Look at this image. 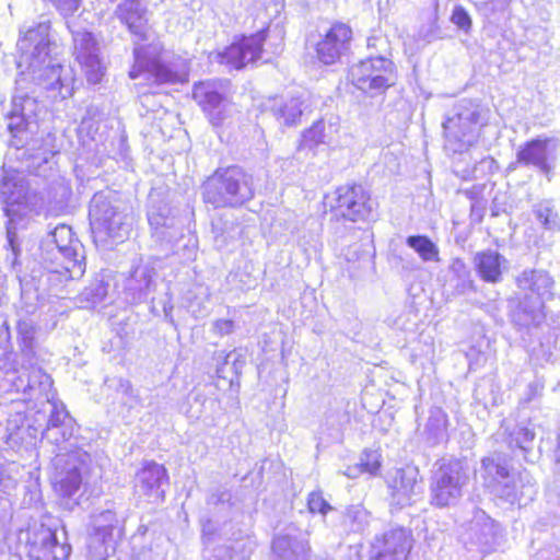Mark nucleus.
I'll use <instances>...</instances> for the list:
<instances>
[{
  "instance_id": "18",
  "label": "nucleus",
  "mask_w": 560,
  "mask_h": 560,
  "mask_svg": "<svg viewBox=\"0 0 560 560\" xmlns=\"http://www.w3.org/2000/svg\"><path fill=\"white\" fill-rule=\"evenodd\" d=\"M557 143L549 138H537L527 141L516 153V162L525 166H534L550 179L555 166Z\"/></svg>"
},
{
  "instance_id": "58",
  "label": "nucleus",
  "mask_w": 560,
  "mask_h": 560,
  "mask_svg": "<svg viewBox=\"0 0 560 560\" xmlns=\"http://www.w3.org/2000/svg\"><path fill=\"white\" fill-rule=\"evenodd\" d=\"M483 360H485V359H483V355L479 354V355H478V359H477V360H476V362H475V364H477V365H478V364L480 363V361H483ZM472 365H474V363H472V362H470V363H469L470 369H472Z\"/></svg>"
},
{
  "instance_id": "30",
  "label": "nucleus",
  "mask_w": 560,
  "mask_h": 560,
  "mask_svg": "<svg viewBox=\"0 0 560 560\" xmlns=\"http://www.w3.org/2000/svg\"><path fill=\"white\" fill-rule=\"evenodd\" d=\"M93 534L91 536V547L106 545L112 539V532L117 523L116 514L112 510H104L93 516Z\"/></svg>"
},
{
  "instance_id": "12",
  "label": "nucleus",
  "mask_w": 560,
  "mask_h": 560,
  "mask_svg": "<svg viewBox=\"0 0 560 560\" xmlns=\"http://www.w3.org/2000/svg\"><path fill=\"white\" fill-rule=\"evenodd\" d=\"M349 80L361 92L376 96L395 84V66L387 58L370 57L350 68Z\"/></svg>"
},
{
  "instance_id": "57",
  "label": "nucleus",
  "mask_w": 560,
  "mask_h": 560,
  "mask_svg": "<svg viewBox=\"0 0 560 560\" xmlns=\"http://www.w3.org/2000/svg\"><path fill=\"white\" fill-rule=\"evenodd\" d=\"M481 165L492 166L494 164V160L491 158H485L480 162Z\"/></svg>"
},
{
  "instance_id": "21",
  "label": "nucleus",
  "mask_w": 560,
  "mask_h": 560,
  "mask_svg": "<svg viewBox=\"0 0 560 560\" xmlns=\"http://www.w3.org/2000/svg\"><path fill=\"white\" fill-rule=\"evenodd\" d=\"M192 96L208 114L213 126H220L223 122L230 104L219 91L217 83L207 81L195 84Z\"/></svg>"
},
{
  "instance_id": "36",
  "label": "nucleus",
  "mask_w": 560,
  "mask_h": 560,
  "mask_svg": "<svg viewBox=\"0 0 560 560\" xmlns=\"http://www.w3.org/2000/svg\"><path fill=\"white\" fill-rule=\"evenodd\" d=\"M406 244L412 248L423 261H439V247L425 235H410Z\"/></svg>"
},
{
  "instance_id": "54",
  "label": "nucleus",
  "mask_w": 560,
  "mask_h": 560,
  "mask_svg": "<svg viewBox=\"0 0 560 560\" xmlns=\"http://www.w3.org/2000/svg\"><path fill=\"white\" fill-rule=\"evenodd\" d=\"M50 32V23L49 21H43L37 25V28L34 31V35H49ZM30 33H33L31 30Z\"/></svg>"
},
{
  "instance_id": "37",
  "label": "nucleus",
  "mask_w": 560,
  "mask_h": 560,
  "mask_svg": "<svg viewBox=\"0 0 560 560\" xmlns=\"http://www.w3.org/2000/svg\"><path fill=\"white\" fill-rule=\"evenodd\" d=\"M370 523V513L361 505L349 506L342 518L343 526L350 532L361 533Z\"/></svg>"
},
{
  "instance_id": "5",
  "label": "nucleus",
  "mask_w": 560,
  "mask_h": 560,
  "mask_svg": "<svg viewBox=\"0 0 560 560\" xmlns=\"http://www.w3.org/2000/svg\"><path fill=\"white\" fill-rule=\"evenodd\" d=\"M135 63L129 71L131 79L147 72L159 84L183 82L186 79V65L164 50L154 37H140L133 48Z\"/></svg>"
},
{
  "instance_id": "6",
  "label": "nucleus",
  "mask_w": 560,
  "mask_h": 560,
  "mask_svg": "<svg viewBox=\"0 0 560 560\" xmlns=\"http://www.w3.org/2000/svg\"><path fill=\"white\" fill-rule=\"evenodd\" d=\"M252 175L238 166L218 168L202 185V198L214 208H236L254 198Z\"/></svg>"
},
{
  "instance_id": "14",
  "label": "nucleus",
  "mask_w": 560,
  "mask_h": 560,
  "mask_svg": "<svg viewBox=\"0 0 560 560\" xmlns=\"http://www.w3.org/2000/svg\"><path fill=\"white\" fill-rule=\"evenodd\" d=\"M412 548V535L404 527H394L375 536L371 544V560H407Z\"/></svg>"
},
{
  "instance_id": "7",
  "label": "nucleus",
  "mask_w": 560,
  "mask_h": 560,
  "mask_svg": "<svg viewBox=\"0 0 560 560\" xmlns=\"http://www.w3.org/2000/svg\"><path fill=\"white\" fill-rule=\"evenodd\" d=\"M522 296L512 313L520 326H537L545 318V302L552 296L553 280L545 270H524L516 278Z\"/></svg>"
},
{
  "instance_id": "48",
  "label": "nucleus",
  "mask_w": 560,
  "mask_h": 560,
  "mask_svg": "<svg viewBox=\"0 0 560 560\" xmlns=\"http://www.w3.org/2000/svg\"><path fill=\"white\" fill-rule=\"evenodd\" d=\"M16 479L12 478L5 469H0V490L7 491L16 486Z\"/></svg>"
},
{
  "instance_id": "15",
  "label": "nucleus",
  "mask_w": 560,
  "mask_h": 560,
  "mask_svg": "<svg viewBox=\"0 0 560 560\" xmlns=\"http://www.w3.org/2000/svg\"><path fill=\"white\" fill-rule=\"evenodd\" d=\"M336 195L335 210L343 219L357 222L373 217V202L361 185L341 186L337 189Z\"/></svg>"
},
{
  "instance_id": "55",
  "label": "nucleus",
  "mask_w": 560,
  "mask_h": 560,
  "mask_svg": "<svg viewBox=\"0 0 560 560\" xmlns=\"http://www.w3.org/2000/svg\"><path fill=\"white\" fill-rule=\"evenodd\" d=\"M528 388L533 395L540 394L544 389V382L541 380H535L528 385Z\"/></svg>"
},
{
  "instance_id": "46",
  "label": "nucleus",
  "mask_w": 560,
  "mask_h": 560,
  "mask_svg": "<svg viewBox=\"0 0 560 560\" xmlns=\"http://www.w3.org/2000/svg\"><path fill=\"white\" fill-rule=\"evenodd\" d=\"M117 390L128 397L126 402L130 406H133V404L138 401L137 396L133 395V389L129 381L119 378Z\"/></svg>"
},
{
  "instance_id": "34",
  "label": "nucleus",
  "mask_w": 560,
  "mask_h": 560,
  "mask_svg": "<svg viewBox=\"0 0 560 560\" xmlns=\"http://www.w3.org/2000/svg\"><path fill=\"white\" fill-rule=\"evenodd\" d=\"M450 272L452 275L451 282H454V289L458 294L475 290L470 270L462 259L454 258L452 260Z\"/></svg>"
},
{
  "instance_id": "10",
  "label": "nucleus",
  "mask_w": 560,
  "mask_h": 560,
  "mask_svg": "<svg viewBox=\"0 0 560 560\" xmlns=\"http://www.w3.org/2000/svg\"><path fill=\"white\" fill-rule=\"evenodd\" d=\"M469 481V468L463 460L442 459L432 472L430 501L438 508L454 505Z\"/></svg>"
},
{
  "instance_id": "26",
  "label": "nucleus",
  "mask_w": 560,
  "mask_h": 560,
  "mask_svg": "<svg viewBox=\"0 0 560 560\" xmlns=\"http://www.w3.org/2000/svg\"><path fill=\"white\" fill-rule=\"evenodd\" d=\"M275 553L281 560H308L310 546L307 540L288 535L277 536L272 542Z\"/></svg>"
},
{
  "instance_id": "13",
  "label": "nucleus",
  "mask_w": 560,
  "mask_h": 560,
  "mask_svg": "<svg viewBox=\"0 0 560 560\" xmlns=\"http://www.w3.org/2000/svg\"><path fill=\"white\" fill-rule=\"evenodd\" d=\"M479 106L464 101L458 112L443 122L446 144L454 152H462L471 147L479 136Z\"/></svg>"
},
{
  "instance_id": "40",
  "label": "nucleus",
  "mask_w": 560,
  "mask_h": 560,
  "mask_svg": "<svg viewBox=\"0 0 560 560\" xmlns=\"http://www.w3.org/2000/svg\"><path fill=\"white\" fill-rule=\"evenodd\" d=\"M535 439V432L527 425L518 424L511 433V445L520 448L521 451L528 452L532 448Z\"/></svg>"
},
{
  "instance_id": "49",
  "label": "nucleus",
  "mask_w": 560,
  "mask_h": 560,
  "mask_svg": "<svg viewBox=\"0 0 560 560\" xmlns=\"http://www.w3.org/2000/svg\"><path fill=\"white\" fill-rule=\"evenodd\" d=\"M352 31L348 24L336 22L327 31L325 35H349Z\"/></svg>"
},
{
  "instance_id": "20",
  "label": "nucleus",
  "mask_w": 560,
  "mask_h": 560,
  "mask_svg": "<svg viewBox=\"0 0 560 560\" xmlns=\"http://www.w3.org/2000/svg\"><path fill=\"white\" fill-rule=\"evenodd\" d=\"M418 469L406 467L396 469L387 479L389 502L392 506L402 509L413 503L417 495Z\"/></svg>"
},
{
  "instance_id": "11",
  "label": "nucleus",
  "mask_w": 560,
  "mask_h": 560,
  "mask_svg": "<svg viewBox=\"0 0 560 560\" xmlns=\"http://www.w3.org/2000/svg\"><path fill=\"white\" fill-rule=\"evenodd\" d=\"M0 197L5 205L4 211L10 218L7 226V241L12 252L16 255L19 245L16 243V230L13 226L15 218L25 215L33 210V202L25 178L19 174H7L0 184Z\"/></svg>"
},
{
  "instance_id": "41",
  "label": "nucleus",
  "mask_w": 560,
  "mask_h": 560,
  "mask_svg": "<svg viewBox=\"0 0 560 560\" xmlns=\"http://www.w3.org/2000/svg\"><path fill=\"white\" fill-rule=\"evenodd\" d=\"M20 308L25 314H34L40 306V299L36 290L23 287L21 292Z\"/></svg>"
},
{
  "instance_id": "33",
  "label": "nucleus",
  "mask_w": 560,
  "mask_h": 560,
  "mask_svg": "<svg viewBox=\"0 0 560 560\" xmlns=\"http://www.w3.org/2000/svg\"><path fill=\"white\" fill-rule=\"evenodd\" d=\"M533 214L546 231H560V218L555 206L549 200H542L533 206Z\"/></svg>"
},
{
  "instance_id": "42",
  "label": "nucleus",
  "mask_w": 560,
  "mask_h": 560,
  "mask_svg": "<svg viewBox=\"0 0 560 560\" xmlns=\"http://www.w3.org/2000/svg\"><path fill=\"white\" fill-rule=\"evenodd\" d=\"M450 20L459 32H470L472 25L471 16L462 5L454 7Z\"/></svg>"
},
{
  "instance_id": "16",
  "label": "nucleus",
  "mask_w": 560,
  "mask_h": 560,
  "mask_svg": "<svg viewBox=\"0 0 560 560\" xmlns=\"http://www.w3.org/2000/svg\"><path fill=\"white\" fill-rule=\"evenodd\" d=\"M25 549L30 560H67L71 553V546L60 544L56 533L45 526L27 533Z\"/></svg>"
},
{
  "instance_id": "23",
  "label": "nucleus",
  "mask_w": 560,
  "mask_h": 560,
  "mask_svg": "<svg viewBox=\"0 0 560 560\" xmlns=\"http://www.w3.org/2000/svg\"><path fill=\"white\" fill-rule=\"evenodd\" d=\"M74 49L75 59L84 69L88 82L100 83L105 73V67L100 58L95 37L74 38Z\"/></svg>"
},
{
  "instance_id": "4",
  "label": "nucleus",
  "mask_w": 560,
  "mask_h": 560,
  "mask_svg": "<svg viewBox=\"0 0 560 560\" xmlns=\"http://www.w3.org/2000/svg\"><path fill=\"white\" fill-rule=\"evenodd\" d=\"M48 257L46 268L50 273L61 276L65 280L80 279L86 269L83 244L74 236L72 229L60 224L43 242Z\"/></svg>"
},
{
  "instance_id": "59",
  "label": "nucleus",
  "mask_w": 560,
  "mask_h": 560,
  "mask_svg": "<svg viewBox=\"0 0 560 560\" xmlns=\"http://www.w3.org/2000/svg\"><path fill=\"white\" fill-rule=\"evenodd\" d=\"M557 460L560 463V434L558 436Z\"/></svg>"
},
{
  "instance_id": "51",
  "label": "nucleus",
  "mask_w": 560,
  "mask_h": 560,
  "mask_svg": "<svg viewBox=\"0 0 560 560\" xmlns=\"http://www.w3.org/2000/svg\"><path fill=\"white\" fill-rule=\"evenodd\" d=\"M195 402L198 404V408L194 409V407L190 406V408L186 411L187 417L190 419H199L201 416V412H202L201 407L203 405V401H201L199 398L196 397Z\"/></svg>"
},
{
  "instance_id": "47",
  "label": "nucleus",
  "mask_w": 560,
  "mask_h": 560,
  "mask_svg": "<svg viewBox=\"0 0 560 560\" xmlns=\"http://www.w3.org/2000/svg\"><path fill=\"white\" fill-rule=\"evenodd\" d=\"M213 331L220 336L230 335L234 331V322L231 319H218L213 323Z\"/></svg>"
},
{
  "instance_id": "29",
  "label": "nucleus",
  "mask_w": 560,
  "mask_h": 560,
  "mask_svg": "<svg viewBox=\"0 0 560 560\" xmlns=\"http://www.w3.org/2000/svg\"><path fill=\"white\" fill-rule=\"evenodd\" d=\"M447 415L441 408H432L424 425L423 435L428 443L436 445L447 438Z\"/></svg>"
},
{
  "instance_id": "31",
  "label": "nucleus",
  "mask_w": 560,
  "mask_h": 560,
  "mask_svg": "<svg viewBox=\"0 0 560 560\" xmlns=\"http://www.w3.org/2000/svg\"><path fill=\"white\" fill-rule=\"evenodd\" d=\"M148 220L153 235L160 241L172 242L180 234L178 228L175 226V220L162 213L150 211L148 213Z\"/></svg>"
},
{
  "instance_id": "56",
  "label": "nucleus",
  "mask_w": 560,
  "mask_h": 560,
  "mask_svg": "<svg viewBox=\"0 0 560 560\" xmlns=\"http://www.w3.org/2000/svg\"><path fill=\"white\" fill-rule=\"evenodd\" d=\"M381 39H383V37H376V36L368 37L366 45H368V47L376 46L377 42Z\"/></svg>"
},
{
  "instance_id": "8",
  "label": "nucleus",
  "mask_w": 560,
  "mask_h": 560,
  "mask_svg": "<svg viewBox=\"0 0 560 560\" xmlns=\"http://www.w3.org/2000/svg\"><path fill=\"white\" fill-rule=\"evenodd\" d=\"M90 221L93 234L105 242H122L131 230V218L118 200H112L104 194H95L90 203Z\"/></svg>"
},
{
  "instance_id": "63",
  "label": "nucleus",
  "mask_w": 560,
  "mask_h": 560,
  "mask_svg": "<svg viewBox=\"0 0 560 560\" xmlns=\"http://www.w3.org/2000/svg\"><path fill=\"white\" fill-rule=\"evenodd\" d=\"M474 352H475V350L470 349V352L468 353V355H471Z\"/></svg>"
},
{
  "instance_id": "3",
  "label": "nucleus",
  "mask_w": 560,
  "mask_h": 560,
  "mask_svg": "<svg viewBox=\"0 0 560 560\" xmlns=\"http://www.w3.org/2000/svg\"><path fill=\"white\" fill-rule=\"evenodd\" d=\"M19 37L16 46L22 50L20 66L26 63L35 83L54 93V97L62 100L73 93L74 77L70 67L63 66L50 55V43L40 37Z\"/></svg>"
},
{
  "instance_id": "43",
  "label": "nucleus",
  "mask_w": 560,
  "mask_h": 560,
  "mask_svg": "<svg viewBox=\"0 0 560 560\" xmlns=\"http://www.w3.org/2000/svg\"><path fill=\"white\" fill-rule=\"evenodd\" d=\"M359 464L363 472L376 475L381 467V455L377 451H364Z\"/></svg>"
},
{
  "instance_id": "35",
  "label": "nucleus",
  "mask_w": 560,
  "mask_h": 560,
  "mask_svg": "<svg viewBox=\"0 0 560 560\" xmlns=\"http://www.w3.org/2000/svg\"><path fill=\"white\" fill-rule=\"evenodd\" d=\"M212 232L218 246L228 245L231 241H235L242 235L241 225L234 220H223L212 222Z\"/></svg>"
},
{
  "instance_id": "50",
  "label": "nucleus",
  "mask_w": 560,
  "mask_h": 560,
  "mask_svg": "<svg viewBox=\"0 0 560 560\" xmlns=\"http://www.w3.org/2000/svg\"><path fill=\"white\" fill-rule=\"evenodd\" d=\"M22 100L23 102L21 104V115L24 119H30L33 113L35 100L30 96L22 97Z\"/></svg>"
},
{
  "instance_id": "17",
  "label": "nucleus",
  "mask_w": 560,
  "mask_h": 560,
  "mask_svg": "<svg viewBox=\"0 0 560 560\" xmlns=\"http://www.w3.org/2000/svg\"><path fill=\"white\" fill-rule=\"evenodd\" d=\"M267 37H241L236 43L219 54L221 63L230 65L234 69H241L249 62L261 59L270 60L265 46Z\"/></svg>"
},
{
  "instance_id": "2",
  "label": "nucleus",
  "mask_w": 560,
  "mask_h": 560,
  "mask_svg": "<svg viewBox=\"0 0 560 560\" xmlns=\"http://www.w3.org/2000/svg\"><path fill=\"white\" fill-rule=\"evenodd\" d=\"M10 330L7 322L0 328V373H3L4 385H9L11 392L22 393L24 399L38 401L54 397L51 393L52 380L45 373L38 360H25L11 351Z\"/></svg>"
},
{
  "instance_id": "32",
  "label": "nucleus",
  "mask_w": 560,
  "mask_h": 560,
  "mask_svg": "<svg viewBox=\"0 0 560 560\" xmlns=\"http://www.w3.org/2000/svg\"><path fill=\"white\" fill-rule=\"evenodd\" d=\"M18 340L21 352L18 357L25 360H38L35 346V327L32 320L21 319L18 322Z\"/></svg>"
},
{
  "instance_id": "45",
  "label": "nucleus",
  "mask_w": 560,
  "mask_h": 560,
  "mask_svg": "<svg viewBox=\"0 0 560 560\" xmlns=\"http://www.w3.org/2000/svg\"><path fill=\"white\" fill-rule=\"evenodd\" d=\"M62 15L73 14L80 7L81 0H48Z\"/></svg>"
},
{
  "instance_id": "25",
  "label": "nucleus",
  "mask_w": 560,
  "mask_h": 560,
  "mask_svg": "<svg viewBox=\"0 0 560 560\" xmlns=\"http://www.w3.org/2000/svg\"><path fill=\"white\" fill-rule=\"evenodd\" d=\"M475 267L480 278L490 283L500 282L506 259L495 250L479 252L474 258Z\"/></svg>"
},
{
  "instance_id": "44",
  "label": "nucleus",
  "mask_w": 560,
  "mask_h": 560,
  "mask_svg": "<svg viewBox=\"0 0 560 560\" xmlns=\"http://www.w3.org/2000/svg\"><path fill=\"white\" fill-rule=\"evenodd\" d=\"M307 506L311 513H320L326 515L331 505L324 499L322 491H313L308 494Z\"/></svg>"
},
{
  "instance_id": "27",
  "label": "nucleus",
  "mask_w": 560,
  "mask_h": 560,
  "mask_svg": "<svg viewBox=\"0 0 560 560\" xmlns=\"http://www.w3.org/2000/svg\"><path fill=\"white\" fill-rule=\"evenodd\" d=\"M110 287L109 276L101 272L95 276L91 283L78 295L79 306L92 308L102 303L107 296Z\"/></svg>"
},
{
  "instance_id": "53",
  "label": "nucleus",
  "mask_w": 560,
  "mask_h": 560,
  "mask_svg": "<svg viewBox=\"0 0 560 560\" xmlns=\"http://www.w3.org/2000/svg\"><path fill=\"white\" fill-rule=\"evenodd\" d=\"M345 476L351 479L358 478L361 474H363V470L360 466V464H355L353 466H349L345 471H342Z\"/></svg>"
},
{
  "instance_id": "39",
  "label": "nucleus",
  "mask_w": 560,
  "mask_h": 560,
  "mask_svg": "<svg viewBox=\"0 0 560 560\" xmlns=\"http://www.w3.org/2000/svg\"><path fill=\"white\" fill-rule=\"evenodd\" d=\"M302 105L300 97H293L277 110V116L283 118L284 125L293 126L300 121L303 114Z\"/></svg>"
},
{
  "instance_id": "19",
  "label": "nucleus",
  "mask_w": 560,
  "mask_h": 560,
  "mask_svg": "<svg viewBox=\"0 0 560 560\" xmlns=\"http://www.w3.org/2000/svg\"><path fill=\"white\" fill-rule=\"evenodd\" d=\"M155 275V267L150 260L140 258L133 261L122 284L127 299L132 303L144 301L154 288Z\"/></svg>"
},
{
  "instance_id": "61",
  "label": "nucleus",
  "mask_w": 560,
  "mask_h": 560,
  "mask_svg": "<svg viewBox=\"0 0 560 560\" xmlns=\"http://www.w3.org/2000/svg\"><path fill=\"white\" fill-rule=\"evenodd\" d=\"M83 35L91 36V35H92V33H90V32H85Z\"/></svg>"
},
{
  "instance_id": "22",
  "label": "nucleus",
  "mask_w": 560,
  "mask_h": 560,
  "mask_svg": "<svg viewBox=\"0 0 560 560\" xmlns=\"http://www.w3.org/2000/svg\"><path fill=\"white\" fill-rule=\"evenodd\" d=\"M167 480L166 469L156 463H148L136 476V493L148 502H159L164 499L162 485Z\"/></svg>"
},
{
  "instance_id": "24",
  "label": "nucleus",
  "mask_w": 560,
  "mask_h": 560,
  "mask_svg": "<svg viewBox=\"0 0 560 560\" xmlns=\"http://www.w3.org/2000/svg\"><path fill=\"white\" fill-rule=\"evenodd\" d=\"M116 13L132 35H145L149 20L143 0H126L118 5Z\"/></svg>"
},
{
  "instance_id": "1",
  "label": "nucleus",
  "mask_w": 560,
  "mask_h": 560,
  "mask_svg": "<svg viewBox=\"0 0 560 560\" xmlns=\"http://www.w3.org/2000/svg\"><path fill=\"white\" fill-rule=\"evenodd\" d=\"M26 425L8 423L7 443L15 446L25 442V433L31 439H36L40 433L42 439L56 445L58 452L51 460L52 471L50 480L55 491L63 498H72L83 482L96 475L97 466L91 454L71 441L75 422L66 410L63 404L50 399H44L37 410L26 418Z\"/></svg>"
},
{
  "instance_id": "52",
  "label": "nucleus",
  "mask_w": 560,
  "mask_h": 560,
  "mask_svg": "<svg viewBox=\"0 0 560 560\" xmlns=\"http://www.w3.org/2000/svg\"><path fill=\"white\" fill-rule=\"evenodd\" d=\"M229 499H230V493H228L226 491H221L218 493H212L208 499V503L209 504H218L219 502L229 501Z\"/></svg>"
},
{
  "instance_id": "28",
  "label": "nucleus",
  "mask_w": 560,
  "mask_h": 560,
  "mask_svg": "<svg viewBox=\"0 0 560 560\" xmlns=\"http://www.w3.org/2000/svg\"><path fill=\"white\" fill-rule=\"evenodd\" d=\"M349 38L320 37L319 40L313 44L318 60L325 65L335 63L348 49Z\"/></svg>"
},
{
  "instance_id": "60",
  "label": "nucleus",
  "mask_w": 560,
  "mask_h": 560,
  "mask_svg": "<svg viewBox=\"0 0 560 560\" xmlns=\"http://www.w3.org/2000/svg\"><path fill=\"white\" fill-rule=\"evenodd\" d=\"M255 35H257V36L264 35V31H259Z\"/></svg>"
},
{
  "instance_id": "38",
  "label": "nucleus",
  "mask_w": 560,
  "mask_h": 560,
  "mask_svg": "<svg viewBox=\"0 0 560 560\" xmlns=\"http://www.w3.org/2000/svg\"><path fill=\"white\" fill-rule=\"evenodd\" d=\"M326 129V124L323 120L314 122L310 129L303 132L300 147L313 150L319 144H325L329 138Z\"/></svg>"
},
{
  "instance_id": "62",
  "label": "nucleus",
  "mask_w": 560,
  "mask_h": 560,
  "mask_svg": "<svg viewBox=\"0 0 560 560\" xmlns=\"http://www.w3.org/2000/svg\"><path fill=\"white\" fill-rule=\"evenodd\" d=\"M276 38H277V39H281V37H280V36H277ZM279 46H281V40H279Z\"/></svg>"
},
{
  "instance_id": "9",
  "label": "nucleus",
  "mask_w": 560,
  "mask_h": 560,
  "mask_svg": "<svg viewBox=\"0 0 560 560\" xmlns=\"http://www.w3.org/2000/svg\"><path fill=\"white\" fill-rule=\"evenodd\" d=\"M485 482L492 491L510 503L532 500L536 493L535 483L527 471L511 472L499 458L486 457L481 460Z\"/></svg>"
}]
</instances>
